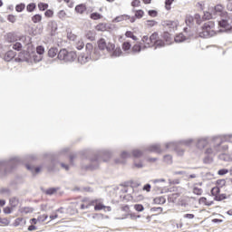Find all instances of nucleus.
Returning <instances> with one entry per match:
<instances>
[{
  "mask_svg": "<svg viewBox=\"0 0 232 232\" xmlns=\"http://www.w3.org/2000/svg\"><path fill=\"white\" fill-rule=\"evenodd\" d=\"M5 39L8 43H14V41H15V34H14V33H8Z\"/></svg>",
  "mask_w": 232,
  "mask_h": 232,
  "instance_id": "nucleus-28",
  "label": "nucleus"
},
{
  "mask_svg": "<svg viewBox=\"0 0 232 232\" xmlns=\"http://www.w3.org/2000/svg\"><path fill=\"white\" fill-rule=\"evenodd\" d=\"M16 55H17V53L14 51H8L7 53H5L4 59L7 63H10V61H12V59H14Z\"/></svg>",
  "mask_w": 232,
  "mask_h": 232,
  "instance_id": "nucleus-18",
  "label": "nucleus"
},
{
  "mask_svg": "<svg viewBox=\"0 0 232 232\" xmlns=\"http://www.w3.org/2000/svg\"><path fill=\"white\" fill-rule=\"evenodd\" d=\"M141 50H142V46H141L140 44H134V45L132 46L130 52H131L132 53H140Z\"/></svg>",
  "mask_w": 232,
  "mask_h": 232,
  "instance_id": "nucleus-23",
  "label": "nucleus"
},
{
  "mask_svg": "<svg viewBox=\"0 0 232 232\" xmlns=\"http://www.w3.org/2000/svg\"><path fill=\"white\" fill-rule=\"evenodd\" d=\"M148 14L150 17H157V15H159V13L157 12V10H150Z\"/></svg>",
  "mask_w": 232,
  "mask_h": 232,
  "instance_id": "nucleus-62",
  "label": "nucleus"
},
{
  "mask_svg": "<svg viewBox=\"0 0 232 232\" xmlns=\"http://www.w3.org/2000/svg\"><path fill=\"white\" fill-rule=\"evenodd\" d=\"M220 194V188H218V187H214V188H212V189H211V195L213 196V197H217L218 195H219Z\"/></svg>",
  "mask_w": 232,
  "mask_h": 232,
  "instance_id": "nucleus-37",
  "label": "nucleus"
},
{
  "mask_svg": "<svg viewBox=\"0 0 232 232\" xmlns=\"http://www.w3.org/2000/svg\"><path fill=\"white\" fill-rule=\"evenodd\" d=\"M85 50L87 55H81L78 57V61H80L82 63H86L88 61H98V59L101 57V52H99V49L94 48L93 44L88 43L85 45Z\"/></svg>",
  "mask_w": 232,
  "mask_h": 232,
  "instance_id": "nucleus-3",
  "label": "nucleus"
},
{
  "mask_svg": "<svg viewBox=\"0 0 232 232\" xmlns=\"http://www.w3.org/2000/svg\"><path fill=\"white\" fill-rule=\"evenodd\" d=\"M47 218H48V215L44 214L38 217V222H45Z\"/></svg>",
  "mask_w": 232,
  "mask_h": 232,
  "instance_id": "nucleus-61",
  "label": "nucleus"
},
{
  "mask_svg": "<svg viewBox=\"0 0 232 232\" xmlns=\"http://www.w3.org/2000/svg\"><path fill=\"white\" fill-rule=\"evenodd\" d=\"M185 23L187 26H193L195 23H197V24H200V23H202V20L200 19V14H196L194 16L187 15Z\"/></svg>",
  "mask_w": 232,
  "mask_h": 232,
  "instance_id": "nucleus-8",
  "label": "nucleus"
},
{
  "mask_svg": "<svg viewBox=\"0 0 232 232\" xmlns=\"http://www.w3.org/2000/svg\"><path fill=\"white\" fill-rule=\"evenodd\" d=\"M25 7L26 5L24 4H19L15 6V10L16 12H23V10H24Z\"/></svg>",
  "mask_w": 232,
  "mask_h": 232,
  "instance_id": "nucleus-50",
  "label": "nucleus"
},
{
  "mask_svg": "<svg viewBox=\"0 0 232 232\" xmlns=\"http://www.w3.org/2000/svg\"><path fill=\"white\" fill-rule=\"evenodd\" d=\"M45 17H53V11L52 9H48L44 13Z\"/></svg>",
  "mask_w": 232,
  "mask_h": 232,
  "instance_id": "nucleus-63",
  "label": "nucleus"
},
{
  "mask_svg": "<svg viewBox=\"0 0 232 232\" xmlns=\"http://www.w3.org/2000/svg\"><path fill=\"white\" fill-rule=\"evenodd\" d=\"M134 209L140 213L144 209V206H142V204H135Z\"/></svg>",
  "mask_w": 232,
  "mask_h": 232,
  "instance_id": "nucleus-52",
  "label": "nucleus"
},
{
  "mask_svg": "<svg viewBox=\"0 0 232 232\" xmlns=\"http://www.w3.org/2000/svg\"><path fill=\"white\" fill-rule=\"evenodd\" d=\"M186 41V36L183 34H179L175 37L176 43H184Z\"/></svg>",
  "mask_w": 232,
  "mask_h": 232,
  "instance_id": "nucleus-30",
  "label": "nucleus"
},
{
  "mask_svg": "<svg viewBox=\"0 0 232 232\" xmlns=\"http://www.w3.org/2000/svg\"><path fill=\"white\" fill-rule=\"evenodd\" d=\"M23 49V44L19 42H16L15 44H13V50H16V52H21Z\"/></svg>",
  "mask_w": 232,
  "mask_h": 232,
  "instance_id": "nucleus-36",
  "label": "nucleus"
},
{
  "mask_svg": "<svg viewBox=\"0 0 232 232\" xmlns=\"http://www.w3.org/2000/svg\"><path fill=\"white\" fill-rule=\"evenodd\" d=\"M1 195H6L7 197H10L12 195V190L8 188H4L0 189Z\"/></svg>",
  "mask_w": 232,
  "mask_h": 232,
  "instance_id": "nucleus-29",
  "label": "nucleus"
},
{
  "mask_svg": "<svg viewBox=\"0 0 232 232\" xmlns=\"http://www.w3.org/2000/svg\"><path fill=\"white\" fill-rule=\"evenodd\" d=\"M0 224H3V226H8L10 224V219L6 218H0Z\"/></svg>",
  "mask_w": 232,
  "mask_h": 232,
  "instance_id": "nucleus-49",
  "label": "nucleus"
},
{
  "mask_svg": "<svg viewBox=\"0 0 232 232\" xmlns=\"http://www.w3.org/2000/svg\"><path fill=\"white\" fill-rule=\"evenodd\" d=\"M142 155H144V151H142L140 150H132V156L135 159H140V157H142Z\"/></svg>",
  "mask_w": 232,
  "mask_h": 232,
  "instance_id": "nucleus-24",
  "label": "nucleus"
},
{
  "mask_svg": "<svg viewBox=\"0 0 232 232\" xmlns=\"http://www.w3.org/2000/svg\"><path fill=\"white\" fill-rule=\"evenodd\" d=\"M47 28L51 33V35H55V32H57V22L50 21L47 24Z\"/></svg>",
  "mask_w": 232,
  "mask_h": 232,
  "instance_id": "nucleus-15",
  "label": "nucleus"
},
{
  "mask_svg": "<svg viewBox=\"0 0 232 232\" xmlns=\"http://www.w3.org/2000/svg\"><path fill=\"white\" fill-rule=\"evenodd\" d=\"M57 53H59V50L55 47H52L48 51V55H49V57H52V58L55 57V55H57Z\"/></svg>",
  "mask_w": 232,
  "mask_h": 232,
  "instance_id": "nucleus-25",
  "label": "nucleus"
},
{
  "mask_svg": "<svg viewBox=\"0 0 232 232\" xmlns=\"http://www.w3.org/2000/svg\"><path fill=\"white\" fill-rule=\"evenodd\" d=\"M212 13L214 15H221L222 17H224V15H227V12H224V6L222 5H217Z\"/></svg>",
  "mask_w": 232,
  "mask_h": 232,
  "instance_id": "nucleus-14",
  "label": "nucleus"
},
{
  "mask_svg": "<svg viewBox=\"0 0 232 232\" xmlns=\"http://www.w3.org/2000/svg\"><path fill=\"white\" fill-rule=\"evenodd\" d=\"M121 55H122V49L121 47L114 49L111 53V57H121Z\"/></svg>",
  "mask_w": 232,
  "mask_h": 232,
  "instance_id": "nucleus-26",
  "label": "nucleus"
},
{
  "mask_svg": "<svg viewBox=\"0 0 232 232\" xmlns=\"http://www.w3.org/2000/svg\"><path fill=\"white\" fill-rule=\"evenodd\" d=\"M32 21L33 23H41V21H43V16L41 14H34L33 17H32Z\"/></svg>",
  "mask_w": 232,
  "mask_h": 232,
  "instance_id": "nucleus-33",
  "label": "nucleus"
},
{
  "mask_svg": "<svg viewBox=\"0 0 232 232\" xmlns=\"http://www.w3.org/2000/svg\"><path fill=\"white\" fill-rule=\"evenodd\" d=\"M214 148H208L206 150V155H216V153H220V142H222V138L220 136L215 137L213 139Z\"/></svg>",
  "mask_w": 232,
  "mask_h": 232,
  "instance_id": "nucleus-7",
  "label": "nucleus"
},
{
  "mask_svg": "<svg viewBox=\"0 0 232 232\" xmlns=\"http://www.w3.org/2000/svg\"><path fill=\"white\" fill-rule=\"evenodd\" d=\"M67 39H69V41H75V39H77V35L73 34L72 33H68Z\"/></svg>",
  "mask_w": 232,
  "mask_h": 232,
  "instance_id": "nucleus-58",
  "label": "nucleus"
},
{
  "mask_svg": "<svg viewBox=\"0 0 232 232\" xmlns=\"http://www.w3.org/2000/svg\"><path fill=\"white\" fill-rule=\"evenodd\" d=\"M94 204H96L95 206H94V209H95V211H101V210H102V209H104V208H106V206H104V205H102V203H94Z\"/></svg>",
  "mask_w": 232,
  "mask_h": 232,
  "instance_id": "nucleus-43",
  "label": "nucleus"
},
{
  "mask_svg": "<svg viewBox=\"0 0 232 232\" xmlns=\"http://www.w3.org/2000/svg\"><path fill=\"white\" fill-rule=\"evenodd\" d=\"M111 157V152L109 150H101L94 155V158L91 159V164L82 166V169H86L87 171L97 169L101 161L106 162Z\"/></svg>",
  "mask_w": 232,
  "mask_h": 232,
  "instance_id": "nucleus-2",
  "label": "nucleus"
},
{
  "mask_svg": "<svg viewBox=\"0 0 232 232\" xmlns=\"http://www.w3.org/2000/svg\"><path fill=\"white\" fill-rule=\"evenodd\" d=\"M227 173H229L227 169H221L218 171V174L221 176L227 175Z\"/></svg>",
  "mask_w": 232,
  "mask_h": 232,
  "instance_id": "nucleus-60",
  "label": "nucleus"
},
{
  "mask_svg": "<svg viewBox=\"0 0 232 232\" xmlns=\"http://www.w3.org/2000/svg\"><path fill=\"white\" fill-rule=\"evenodd\" d=\"M75 12L77 14H83L86 12V5L84 4H80L75 6Z\"/></svg>",
  "mask_w": 232,
  "mask_h": 232,
  "instance_id": "nucleus-19",
  "label": "nucleus"
},
{
  "mask_svg": "<svg viewBox=\"0 0 232 232\" xmlns=\"http://www.w3.org/2000/svg\"><path fill=\"white\" fill-rule=\"evenodd\" d=\"M108 48V44H106V40H104L103 38H101L99 41H98V52L99 50H101V52H104V50H107Z\"/></svg>",
  "mask_w": 232,
  "mask_h": 232,
  "instance_id": "nucleus-17",
  "label": "nucleus"
},
{
  "mask_svg": "<svg viewBox=\"0 0 232 232\" xmlns=\"http://www.w3.org/2000/svg\"><path fill=\"white\" fill-rule=\"evenodd\" d=\"M227 9L229 12H232V0H227Z\"/></svg>",
  "mask_w": 232,
  "mask_h": 232,
  "instance_id": "nucleus-64",
  "label": "nucleus"
},
{
  "mask_svg": "<svg viewBox=\"0 0 232 232\" xmlns=\"http://www.w3.org/2000/svg\"><path fill=\"white\" fill-rule=\"evenodd\" d=\"M86 38L89 41H95V31H88L86 34Z\"/></svg>",
  "mask_w": 232,
  "mask_h": 232,
  "instance_id": "nucleus-27",
  "label": "nucleus"
},
{
  "mask_svg": "<svg viewBox=\"0 0 232 232\" xmlns=\"http://www.w3.org/2000/svg\"><path fill=\"white\" fill-rule=\"evenodd\" d=\"M163 160H164V162H166V164H172L173 157L169 154H167L163 157Z\"/></svg>",
  "mask_w": 232,
  "mask_h": 232,
  "instance_id": "nucleus-31",
  "label": "nucleus"
},
{
  "mask_svg": "<svg viewBox=\"0 0 232 232\" xmlns=\"http://www.w3.org/2000/svg\"><path fill=\"white\" fill-rule=\"evenodd\" d=\"M7 21H9V23H15V21H17V17L14 14H9L7 16Z\"/></svg>",
  "mask_w": 232,
  "mask_h": 232,
  "instance_id": "nucleus-57",
  "label": "nucleus"
},
{
  "mask_svg": "<svg viewBox=\"0 0 232 232\" xmlns=\"http://www.w3.org/2000/svg\"><path fill=\"white\" fill-rule=\"evenodd\" d=\"M128 19H130V16L126 15V14H123V15L116 16L112 20V23H121V21H127Z\"/></svg>",
  "mask_w": 232,
  "mask_h": 232,
  "instance_id": "nucleus-22",
  "label": "nucleus"
},
{
  "mask_svg": "<svg viewBox=\"0 0 232 232\" xmlns=\"http://www.w3.org/2000/svg\"><path fill=\"white\" fill-rule=\"evenodd\" d=\"M208 144H209L208 138H199L197 140L196 148H198V150H204Z\"/></svg>",
  "mask_w": 232,
  "mask_h": 232,
  "instance_id": "nucleus-13",
  "label": "nucleus"
},
{
  "mask_svg": "<svg viewBox=\"0 0 232 232\" xmlns=\"http://www.w3.org/2000/svg\"><path fill=\"white\" fill-rule=\"evenodd\" d=\"M216 184L219 188H224V186H226V179H218Z\"/></svg>",
  "mask_w": 232,
  "mask_h": 232,
  "instance_id": "nucleus-56",
  "label": "nucleus"
},
{
  "mask_svg": "<svg viewBox=\"0 0 232 232\" xmlns=\"http://www.w3.org/2000/svg\"><path fill=\"white\" fill-rule=\"evenodd\" d=\"M150 41H152V44H154L156 50L157 48H162L166 44L164 41L159 38V33L157 32L150 35Z\"/></svg>",
  "mask_w": 232,
  "mask_h": 232,
  "instance_id": "nucleus-10",
  "label": "nucleus"
},
{
  "mask_svg": "<svg viewBox=\"0 0 232 232\" xmlns=\"http://www.w3.org/2000/svg\"><path fill=\"white\" fill-rule=\"evenodd\" d=\"M173 1H175V0H166L165 1L166 10H171V5H173Z\"/></svg>",
  "mask_w": 232,
  "mask_h": 232,
  "instance_id": "nucleus-47",
  "label": "nucleus"
},
{
  "mask_svg": "<svg viewBox=\"0 0 232 232\" xmlns=\"http://www.w3.org/2000/svg\"><path fill=\"white\" fill-rule=\"evenodd\" d=\"M226 198H227L226 194H219L214 198V200H217V202H221V200H226Z\"/></svg>",
  "mask_w": 232,
  "mask_h": 232,
  "instance_id": "nucleus-34",
  "label": "nucleus"
},
{
  "mask_svg": "<svg viewBox=\"0 0 232 232\" xmlns=\"http://www.w3.org/2000/svg\"><path fill=\"white\" fill-rule=\"evenodd\" d=\"M36 53L38 55H42L43 56V54L44 53V47L43 45H38L36 47Z\"/></svg>",
  "mask_w": 232,
  "mask_h": 232,
  "instance_id": "nucleus-44",
  "label": "nucleus"
},
{
  "mask_svg": "<svg viewBox=\"0 0 232 232\" xmlns=\"http://www.w3.org/2000/svg\"><path fill=\"white\" fill-rule=\"evenodd\" d=\"M218 26L222 28L218 32H232V25L231 23H229V19H221L218 21Z\"/></svg>",
  "mask_w": 232,
  "mask_h": 232,
  "instance_id": "nucleus-9",
  "label": "nucleus"
},
{
  "mask_svg": "<svg viewBox=\"0 0 232 232\" xmlns=\"http://www.w3.org/2000/svg\"><path fill=\"white\" fill-rule=\"evenodd\" d=\"M35 8H37V5H35V3H31V4L27 5V6H26L27 12H34V10H35Z\"/></svg>",
  "mask_w": 232,
  "mask_h": 232,
  "instance_id": "nucleus-39",
  "label": "nucleus"
},
{
  "mask_svg": "<svg viewBox=\"0 0 232 232\" xmlns=\"http://www.w3.org/2000/svg\"><path fill=\"white\" fill-rule=\"evenodd\" d=\"M203 162L205 164H211L213 162V158H211V156H206L204 159H203Z\"/></svg>",
  "mask_w": 232,
  "mask_h": 232,
  "instance_id": "nucleus-51",
  "label": "nucleus"
},
{
  "mask_svg": "<svg viewBox=\"0 0 232 232\" xmlns=\"http://www.w3.org/2000/svg\"><path fill=\"white\" fill-rule=\"evenodd\" d=\"M30 59H33L34 63H41V61H43V56L41 54H36L35 53H32L30 54Z\"/></svg>",
  "mask_w": 232,
  "mask_h": 232,
  "instance_id": "nucleus-21",
  "label": "nucleus"
},
{
  "mask_svg": "<svg viewBox=\"0 0 232 232\" xmlns=\"http://www.w3.org/2000/svg\"><path fill=\"white\" fill-rule=\"evenodd\" d=\"M222 142H224V140L221 138V142L219 143V150H220V151H227V149L229 147L227 144L222 145Z\"/></svg>",
  "mask_w": 232,
  "mask_h": 232,
  "instance_id": "nucleus-46",
  "label": "nucleus"
},
{
  "mask_svg": "<svg viewBox=\"0 0 232 232\" xmlns=\"http://www.w3.org/2000/svg\"><path fill=\"white\" fill-rule=\"evenodd\" d=\"M202 193H203L202 188H198V187H195V188H193V194H194V195H202Z\"/></svg>",
  "mask_w": 232,
  "mask_h": 232,
  "instance_id": "nucleus-53",
  "label": "nucleus"
},
{
  "mask_svg": "<svg viewBox=\"0 0 232 232\" xmlns=\"http://www.w3.org/2000/svg\"><path fill=\"white\" fill-rule=\"evenodd\" d=\"M198 36L208 39L213 37L217 33L215 32V22L208 21L198 31Z\"/></svg>",
  "mask_w": 232,
  "mask_h": 232,
  "instance_id": "nucleus-4",
  "label": "nucleus"
},
{
  "mask_svg": "<svg viewBox=\"0 0 232 232\" xmlns=\"http://www.w3.org/2000/svg\"><path fill=\"white\" fill-rule=\"evenodd\" d=\"M193 142V139L182 140L179 141H170L165 144L166 150H174L178 152V155H184V150H179V146H190Z\"/></svg>",
  "mask_w": 232,
  "mask_h": 232,
  "instance_id": "nucleus-5",
  "label": "nucleus"
},
{
  "mask_svg": "<svg viewBox=\"0 0 232 232\" xmlns=\"http://www.w3.org/2000/svg\"><path fill=\"white\" fill-rule=\"evenodd\" d=\"M55 193H57V188H50L45 190V195L52 196V195H54Z\"/></svg>",
  "mask_w": 232,
  "mask_h": 232,
  "instance_id": "nucleus-40",
  "label": "nucleus"
},
{
  "mask_svg": "<svg viewBox=\"0 0 232 232\" xmlns=\"http://www.w3.org/2000/svg\"><path fill=\"white\" fill-rule=\"evenodd\" d=\"M161 25L165 30L171 32V30H175L179 26V21L164 20L161 22Z\"/></svg>",
  "mask_w": 232,
  "mask_h": 232,
  "instance_id": "nucleus-11",
  "label": "nucleus"
},
{
  "mask_svg": "<svg viewBox=\"0 0 232 232\" xmlns=\"http://www.w3.org/2000/svg\"><path fill=\"white\" fill-rule=\"evenodd\" d=\"M135 17L137 19H142V17H144V11H142V10L136 11Z\"/></svg>",
  "mask_w": 232,
  "mask_h": 232,
  "instance_id": "nucleus-48",
  "label": "nucleus"
},
{
  "mask_svg": "<svg viewBox=\"0 0 232 232\" xmlns=\"http://www.w3.org/2000/svg\"><path fill=\"white\" fill-rule=\"evenodd\" d=\"M9 204L12 208H17L19 206V198L13 197L9 199Z\"/></svg>",
  "mask_w": 232,
  "mask_h": 232,
  "instance_id": "nucleus-20",
  "label": "nucleus"
},
{
  "mask_svg": "<svg viewBox=\"0 0 232 232\" xmlns=\"http://www.w3.org/2000/svg\"><path fill=\"white\" fill-rule=\"evenodd\" d=\"M145 151H150V153H162V148H160V144H152L145 149Z\"/></svg>",
  "mask_w": 232,
  "mask_h": 232,
  "instance_id": "nucleus-12",
  "label": "nucleus"
},
{
  "mask_svg": "<svg viewBox=\"0 0 232 232\" xmlns=\"http://www.w3.org/2000/svg\"><path fill=\"white\" fill-rule=\"evenodd\" d=\"M219 160L227 162V160H229V156L226 153H222L221 155H219Z\"/></svg>",
  "mask_w": 232,
  "mask_h": 232,
  "instance_id": "nucleus-55",
  "label": "nucleus"
},
{
  "mask_svg": "<svg viewBox=\"0 0 232 232\" xmlns=\"http://www.w3.org/2000/svg\"><path fill=\"white\" fill-rule=\"evenodd\" d=\"M154 204H166V198H164V197L155 198Z\"/></svg>",
  "mask_w": 232,
  "mask_h": 232,
  "instance_id": "nucleus-32",
  "label": "nucleus"
},
{
  "mask_svg": "<svg viewBox=\"0 0 232 232\" xmlns=\"http://www.w3.org/2000/svg\"><path fill=\"white\" fill-rule=\"evenodd\" d=\"M58 59L60 61H64V63H73L77 59V53L71 51L68 52L66 49H62L58 53Z\"/></svg>",
  "mask_w": 232,
  "mask_h": 232,
  "instance_id": "nucleus-6",
  "label": "nucleus"
},
{
  "mask_svg": "<svg viewBox=\"0 0 232 232\" xmlns=\"http://www.w3.org/2000/svg\"><path fill=\"white\" fill-rule=\"evenodd\" d=\"M130 157H131V154H130V152H128V151H122L121 154V159H122V160L130 159Z\"/></svg>",
  "mask_w": 232,
  "mask_h": 232,
  "instance_id": "nucleus-54",
  "label": "nucleus"
},
{
  "mask_svg": "<svg viewBox=\"0 0 232 232\" xmlns=\"http://www.w3.org/2000/svg\"><path fill=\"white\" fill-rule=\"evenodd\" d=\"M141 41L142 43H144V44H146L144 46V48H153V46H155L153 44V42L151 41V37L148 36V35H144L142 38H141Z\"/></svg>",
  "mask_w": 232,
  "mask_h": 232,
  "instance_id": "nucleus-16",
  "label": "nucleus"
},
{
  "mask_svg": "<svg viewBox=\"0 0 232 232\" xmlns=\"http://www.w3.org/2000/svg\"><path fill=\"white\" fill-rule=\"evenodd\" d=\"M24 162V160L19 157L11 158L9 160H0V177H6L9 171H12V169H14V168H17L19 164H23Z\"/></svg>",
  "mask_w": 232,
  "mask_h": 232,
  "instance_id": "nucleus-1",
  "label": "nucleus"
},
{
  "mask_svg": "<svg viewBox=\"0 0 232 232\" xmlns=\"http://www.w3.org/2000/svg\"><path fill=\"white\" fill-rule=\"evenodd\" d=\"M96 30L98 32H104L106 31V24H99L96 25Z\"/></svg>",
  "mask_w": 232,
  "mask_h": 232,
  "instance_id": "nucleus-41",
  "label": "nucleus"
},
{
  "mask_svg": "<svg viewBox=\"0 0 232 232\" xmlns=\"http://www.w3.org/2000/svg\"><path fill=\"white\" fill-rule=\"evenodd\" d=\"M146 24L147 26L152 28V26H155V24H157V22L155 20H147Z\"/></svg>",
  "mask_w": 232,
  "mask_h": 232,
  "instance_id": "nucleus-59",
  "label": "nucleus"
},
{
  "mask_svg": "<svg viewBox=\"0 0 232 232\" xmlns=\"http://www.w3.org/2000/svg\"><path fill=\"white\" fill-rule=\"evenodd\" d=\"M125 35H126L127 37H129L130 39H132L133 41H137V36H135V35L133 34V32H131V31H127V32L125 33Z\"/></svg>",
  "mask_w": 232,
  "mask_h": 232,
  "instance_id": "nucleus-45",
  "label": "nucleus"
},
{
  "mask_svg": "<svg viewBox=\"0 0 232 232\" xmlns=\"http://www.w3.org/2000/svg\"><path fill=\"white\" fill-rule=\"evenodd\" d=\"M38 8L41 12H44V10L48 9V4H44V3H39L38 4Z\"/></svg>",
  "mask_w": 232,
  "mask_h": 232,
  "instance_id": "nucleus-42",
  "label": "nucleus"
},
{
  "mask_svg": "<svg viewBox=\"0 0 232 232\" xmlns=\"http://www.w3.org/2000/svg\"><path fill=\"white\" fill-rule=\"evenodd\" d=\"M102 18V14L99 13H92L91 14V19H93V21H99V19Z\"/></svg>",
  "mask_w": 232,
  "mask_h": 232,
  "instance_id": "nucleus-35",
  "label": "nucleus"
},
{
  "mask_svg": "<svg viewBox=\"0 0 232 232\" xmlns=\"http://www.w3.org/2000/svg\"><path fill=\"white\" fill-rule=\"evenodd\" d=\"M122 50L124 52H128V50H131V44H130V42H124L122 44Z\"/></svg>",
  "mask_w": 232,
  "mask_h": 232,
  "instance_id": "nucleus-38",
  "label": "nucleus"
}]
</instances>
